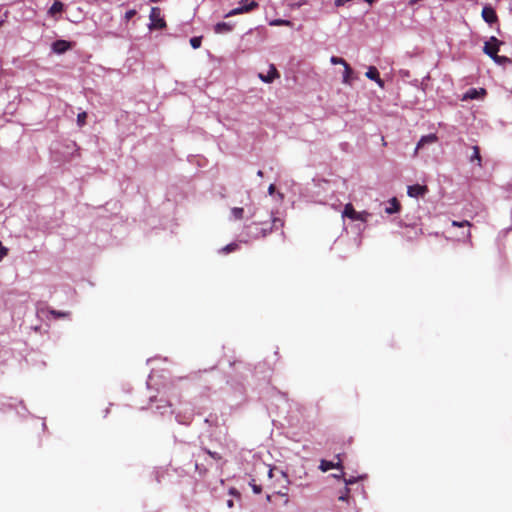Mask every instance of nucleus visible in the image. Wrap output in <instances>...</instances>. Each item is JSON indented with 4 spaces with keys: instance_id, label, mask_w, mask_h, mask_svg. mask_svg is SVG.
<instances>
[{
    "instance_id": "nucleus-1",
    "label": "nucleus",
    "mask_w": 512,
    "mask_h": 512,
    "mask_svg": "<svg viewBox=\"0 0 512 512\" xmlns=\"http://www.w3.org/2000/svg\"><path fill=\"white\" fill-rule=\"evenodd\" d=\"M336 470L337 472H334V474L328 476L326 480H329L330 478H335L338 482L343 484V490L340 495L338 496V500L340 501H347L349 498V488L347 487L348 484L354 483V480H346L344 478V468L342 465V460L340 459V455L336 456Z\"/></svg>"
},
{
    "instance_id": "nucleus-2",
    "label": "nucleus",
    "mask_w": 512,
    "mask_h": 512,
    "mask_svg": "<svg viewBox=\"0 0 512 512\" xmlns=\"http://www.w3.org/2000/svg\"><path fill=\"white\" fill-rule=\"evenodd\" d=\"M262 225H266V223L254 221L251 224L246 225L245 226L246 236L249 239L255 240V239L266 237L268 234H270L272 232V227H270L269 229H262V232H261V230L259 228Z\"/></svg>"
},
{
    "instance_id": "nucleus-3",
    "label": "nucleus",
    "mask_w": 512,
    "mask_h": 512,
    "mask_svg": "<svg viewBox=\"0 0 512 512\" xmlns=\"http://www.w3.org/2000/svg\"><path fill=\"white\" fill-rule=\"evenodd\" d=\"M149 18L151 21L150 29H163L166 27V22L161 16V9L159 7H152Z\"/></svg>"
},
{
    "instance_id": "nucleus-4",
    "label": "nucleus",
    "mask_w": 512,
    "mask_h": 512,
    "mask_svg": "<svg viewBox=\"0 0 512 512\" xmlns=\"http://www.w3.org/2000/svg\"><path fill=\"white\" fill-rule=\"evenodd\" d=\"M503 42L492 36L489 41L484 44V52L491 58H495L498 55L499 47Z\"/></svg>"
},
{
    "instance_id": "nucleus-5",
    "label": "nucleus",
    "mask_w": 512,
    "mask_h": 512,
    "mask_svg": "<svg viewBox=\"0 0 512 512\" xmlns=\"http://www.w3.org/2000/svg\"><path fill=\"white\" fill-rule=\"evenodd\" d=\"M343 216L347 217L351 220H354V221H356V220L365 221L367 213L366 212H357L354 209L353 205L351 203H348L344 207Z\"/></svg>"
},
{
    "instance_id": "nucleus-6",
    "label": "nucleus",
    "mask_w": 512,
    "mask_h": 512,
    "mask_svg": "<svg viewBox=\"0 0 512 512\" xmlns=\"http://www.w3.org/2000/svg\"><path fill=\"white\" fill-rule=\"evenodd\" d=\"M427 192H428L427 186L419 185V184H414V185L408 186V189H407V194L410 197H414V198H417L419 196H424Z\"/></svg>"
},
{
    "instance_id": "nucleus-7",
    "label": "nucleus",
    "mask_w": 512,
    "mask_h": 512,
    "mask_svg": "<svg viewBox=\"0 0 512 512\" xmlns=\"http://www.w3.org/2000/svg\"><path fill=\"white\" fill-rule=\"evenodd\" d=\"M481 14L484 21L487 22L488 24H493L498 21V16L491 6H485L482 9Z\"/></svg>"
},
{
    "instance_id": "nucleus-8",
    "label": "nucleus",
    "mask_w": 512,
    "mask_h": 512,
    "mask_svg": "<svg viewBox=\"0 0 512 512\" xmlns=\"http://www.w3.org/2000/svg\"><path fill=\"white\" fill-rule=\"evenodd\" d=\"M262 223H266V225L260 226L259 229L261 231H262V229H269L270 227H272V231L273 230H278V229H281L284 226V222H283L282 219L277 218V217H273V216L270 217V221L269 222L263 221Z\"/></svg>"
},
{
    "instance_id": "nucleus-9",
    "label": "nucleus",
    "mask_w": 512,
    "mask_h": 512,
    "mask_svg": "<svg viewBox=\"0 0 512 512\" xmlns=\"http://www.w3.org/2000/svg\"><path fill=\"white\" fill-rule=\"evenodd\" d=\"M365 75L370 80L375 81L381 88L384 87V81L380 78L379 71L376 67L370 66Z\"/></svg>"
},
{
    "instance_id": "nucleus-10",
    "label": "nucleus",
    "mask_w": 512,
    "mask_h": 512,
    "mask_svg": "<svg viewBox=\"0 0 512 512\" xmlns=\"http://www.w3.org/2000/svg\"><path fill=\"white\" fill-rule=\"evenodd\" d=\"M71 47L70 43L66 40H57L53 43L52 49L58 54H62L69 50Z\"/></svg>"
},
{
    "instance_id": "nucleus-11",
    "label": "nucleus",
    "mask_w": 512,
    "mask_h": 512,
    "mask_svg": "<svg viewBox=\"0 0 512 512\" xmlns=\"http://www.w3.org/2000/svg\"><path fill=\"white\" fill-rule=\"evenodd\" d=\"M437 141H438V137L436 136V134H428V135L422 136L421 139L419 140V142L417 143L415 153L420 148H422L424 145L433 144V143H436Z\"/></svg>"
},
{
    "instance_id": "nucleus-12",
    "label": "nucleus",
    "mask_w": 512,
    "mask_h": 512,
    "mask_svg": "<svg viewBox=\"0 0 512 512\" xmlns=\"http://www.w3.org/2000/svg\"><path fill=\"white\" fill-rule=\"evenodd\" d=\"M279 76L280 75H279L277 69L273 65L270 66V70L267 73V75H263V74L259 75L260 79L265 83H272L274 81V79L278 78Z\"/></svg>"
},
{
    "instance_id": "nucleus-13",
    "label": "nucleus",
    "mask_w": 512,
    "mask_h": 512,
    "mask_svg": "<svg viewBox=\"0 0 512 512\" xmlns=\"http://www.w3.org/2000/svg\"><path fill=\"white\" fill-rule=\"evenodd\" d=\"M64 11V4L59 1H55L52 6L48 10V14L51 17H56V15L61 14Z\"/></svg>"
},
{
    "instance_id": "nucleus-14",
    "label": "nucleus",
    "mask_w": 512,
    "mask_h": 512,
    "mask_svg": "<svg viewBox=\"0 0 512 512\" xmlns=\"http://www.w3.org/2000/svg\"><path fill=\"white\" fill-rule=\"evenodd\" d=\"M233 25L227 22H219L214 26V31L217 34L228 33L232 31Z\"/></svg>"
},
{
    "instance_id": "nucleus-15",
    "label": "nucleus",
    "mask_w": 512,
    "mask_h": 512,
    "mask_svg": "<svg viewBox=\"0 0 512 512\" xmlns=\"http://www.w3.org/2000/svg\"><path fill=\"white\" fill-rule=\"evenodd\" d=\"M401 205L399 201L394 197L389 201V206L385 208L387 214H394L400 211Z\"/></svg>"
},
{
    "instance_id": "nucleus-16",
    "label": "nucleus",
    "mask_w": 512,
    "mask_h": 512,
    "mask_svg": "<svg viewBox=\"0 0 512 512\" xmlns=\"http://www.w3.org/2000/svg\"><path fill=\"white\" fill-rule=\"evenodd\" d=\"M472 149H473V154L470 157V162L477 161V165L479 167H482V158H481V155H480V148H479V146L475 145V146L472 147Z\"/></svg>"
},
{
    "instance_id": "nucleus-17",
    "label": "nucleus",
    "mask_w": 512,
    "mask_h": 512,
    "mask_svg": "<svg viewBox=\"0 0 512 512\" xmlns=\"http://www.w3.org/2000/svg\"><path fill=\"white\" fill-rule=\"evenodd\" d=\"M251 11V7H248V6H239L237 8H234L232 9L231 11H229L225 17H230V16H234V15H238V14H243V13H248Z\"/></svg>"
},
{
    "instance_id": "nucleus-18",
    "label": "nucleus",
    "mask_w": 512,
    "mask_h": 512,
    "mask_svg": "<svg viewBox=\"0 0 512 512\" xmlns=\"http://www.w3.org/2000/svg\"><path fill=\"white\" fill-rule=\"evenodd\" d=\"M251 11V7H248V6H239L237 8H234L232 9L231 11H229L225 17H230V16H234V15H238V14H243V13H248Z\"/></svg>"
},
{
    "instance_id": "nucleus-19",
    "label": "nucleus",
    "mask_w": 512,
    "mask_h": 512,
    "mask_svg": "<svg viewBox=\"0 0 512 512\" xmlns=\"http://www.w3.org/2000/svg\"><path fill=\"white\" fill-rule=\"evenodd\" d=\"M353 73L352 68L349 66L348 63L344 65V73H343V82L345 84H351L352 78L351 75Z\"/></svg>"
},
{
    "instance_id": "nucleus-20",
    "label": "nucleus",
    "mask_w": 512,
    "mask_h": 512,
    "mask_svg": "<svg viewBox=\"0 0 512 512\" xmlns=\"http://www.w3.org/2000/svg\"><path fill=\"white\" fill-rule=\"evenodd\" d=\"M238 249H239V244L238 243H230V244L224 246L220 250V252L224 253V254H228V253L234 252V251H236Z\"/></svg>"
},
{
    "instance_id": "nucleus-21",
    "label": "nucleus",
    "mask_w": 512,
    "mask_h": 512,
    "mask_svg": "<svg viewBox=\"0 0 512 512\" xmlns=\"http://www.w3.org/2000/svg\"><path fill=\"white\" fill-rule=\"evenodd\" d=\"M330 469H336V462L322 459V472H327Z\"/></svg>"
},
{
    "instance_id": "nucleus-22",
    "label": "nucleus",
    "mask_w": 512,
    "mask_h": 512,
    "mask_svg": "<svg viewBox=\"0 0 512 512\" xmlns=\"http://www.w3.org/2000/svg\"><path fill=\"white\" fill-rule=\"evenodd\" d=\"M231 213L235 219L241 220L244 216V209L241 207H234L232 208Z\"/></svg>"
},
{
    "instance_id": "nucleus-23",
    "label": "nucleus",
    "mask_w": 512,
    "mask_h": 512,
    "mask_svg": "<svg viewBox=\"0 0 512 512\" xmlns=\"http://www.w3.org/2000/svg\"><path fill=\"white\" fill-rule=\"evenodd\" d=\"M249 486L252 488L255 494H260L262 492V485L258 484L254 478L250 480Z\"/></svg>"
},
{
    "instance_id": "nucleus-24",
    "label": "nucleus",
    "mask_w": 512,
    "mask_h": 512,
    "mask_svg": "<svg viewBox=\"0 0 512 512\" xmlns=\"http://www.w3.org/2000/svg\"><path fill=\"white\" fill-rule=\"evenodd\" d=\"M190 44L192 46V48L194 49H198L201 47V44H202V37H192L190 39Z\"/></svg>"
},
{
    "instance_id": "nucleus-25",
    "label": "nucleus",
    "mask_w": 512,
    "mask_h": 512,
    "mask_svg": "<svg viewBox=\"0 0 512 512\" xmlns=\"http://www.w3.org/2000/svg\"><path fill=\"white\" fill-rule=\"evenodd\" d=\"M86 119H87V113L86 112H81L77 115V124L78 126L82 127L86 124Z\"/></svg>"
},
{
    "instance_id": "nucleus-26",
    "label": "nucleus",
    "mask_w": 512,
    "mask_h": 512,
    "mask_svg": "<svg viewBox=\"0 0 512 512\" xmlns=\"http://www.w3.org/2000/svg\"><path fill=\"white\" fill-rule=\"evenodd\" d=\"M241 6L251 7V11L258 7V3L254 0H242Z\"/></svg>"
},
{
    "instance_id": "nucleus-27",
    "label": "nucleus",
    "mask_w": 512,
    "mask_h": 512,
    "mask_svg": "<svg viewBox=\"0 0 512 512\" xmlns=\"http://www.w3.org/2000/svg\"><path fill=\"white\" fill-rule=\"evenodd\" d=\"M49 313L51 315H53L55 318H64V317H67L69 315V313H67V312H61V311H57V310H54V309H50Z\"/></svg>"
},
{
    "instance_id": "nucleus-28",
    "label": "nucleus",
    "mask_w": 512,
    "mask_h": 512,
    "mask_svg": "<svg viewBox=\"0 0 512 512\" xmlns=\"http://www.w3.org/2000/svg\"><path fill=\"white\" fill-rule=\"evenodd\" d=\"M498 64L511 63L512 61L506 56H499L492 58Z\"/></svg>"
},
{
    "instance_id": "nucleus-29",
    "label": "nucleus",
    "mask_w": 512,
    "mask_h": 512,
    "mask_svg": "<svg viewBox=\"0 0 512 512\" xmlns=\"http://www.w3.org/2000/svg\"><path fill=\"white\" fill-rule=\"evenodd\" d=\"M452 226L454 227H470L471 223L467 220L464 221H452Z\"/></svg>"
},
{
    "instance_id": "nucleus-30",
    "label": "nucleus",
    "mask_w": 512,
    "mask_h": 512,
    "mask_svg": "<svg viewBox=\"0 0 512 512\" xmlns=\"http://www.w3.org/2000/svg\"><path fill=\"white\" fill-rule=\"evenodd\" d=\"M204 451H205V452H206L210 457H212L213 459H215V460H217V461L222 459V456H221L219 453H217V452H212V451H210V450H208V449H204Z\"/></svg>"
},
{
    "instance_id": "nucleus-31",
    "label": "nucleus",
    "mask_w": 512,
    "mask_h": 512,
    "mask_svg": "<svg viewBox=\"0 0 512 512\" xmlns=\"http://www.w3.org/2000/svg\"><path fill=\"white\" fill-rule=\"evenodd\" d=\"M331 62L333 64H342L343 66L346 65V61L343 58H339L336 56L331 57Z\"/></svg>"
},
{
    "instance_id": "nucleus-32",
    "label": "nucleus",
    "mask_w": 512,
    "mask_h": 512,
    "mask_svg": "<svg viewBox=\"0 0 512 512\" xmlns=\"http://www.w3.org/2000/svg\"><path fill=\"white\" fill-rule=\"evenodd\" d=\"M264 468H265V470H266V472H267L268 478H269V479H270V478H272V477H273V475H274V471H275V469H274V468H272V467H270V466H264Z\"/></svg>"
},
{
    "instance_id": "nucleus-33",
    "label": "nucleus",
    "mask_w": 512,
    "mask_h": 512,
    "mask_svg": "<svg viewBox=\"0 0 512 512\" xmlns=\"http://www.w3.org/2000/svg\"><path fill=\"white\" fill-rule=\"evenodd\" d=\"M136 14V11L135 10H129L125 13V19L126 21H129L132 17H134V15Z\"/></svg>"
},
{
    "instance_id": "nucleus-34",
    "label": "nucleus",
    "mask_w": 512,
    "mask_h": 512,
    "mask_svg": "<svg viewBox=\"0 0 512 512\" xmlns=\"http://www.w3.org/2000/svg\"><path fill=\"white\" fill-rule=\"evenodd\" d=\"M7 254H8V249H7L6 247L2 246V247L0 248V261H2V259H3L5 256H7Z\"/></svg>"
},
{
    "instance_id": "nucleus-35",
    "label": "nucleus",
    "mask_w": 512,
    "mask_h": 512,
    "mask_svg": "<svg viewBox=\"0 0 512 512\" xmlns=\"http://www.w3.org/2000/svg\"><path fill=\"white\" fill-rule=\"evenodd\" d=\"M289 21L285 20H276L275 22L271 23L272 25H281V24H288Z\"/></svg>"
},
{
    "instance_id": "nucleus-36",
    "label": "nucleus",
    "mask_w": 512,
    "mask_h": 512,
    "mask_svg": "<svg viewBox=\"0 0 512 512\" xmlns=\"http://www.w3.org/2000/svg\"><path fill=\"white\" fill-rule=\"evenodd\" d=\"M348 1H349V0H335V5H336L337 7H339V6L344 5V4H345L346 2H348Z\"/></svg>"
},
{
    "instance_id": "nucleus-37",
    "label": "nucleus",
    "mask_w": 512,
    "mask_h": 512,
    "mask_svg": "<svg viewBox=\"0 0 512 512\" xmlns=\"http://www.w3.org/2000/svg\"><path fill=\"white\" fill-rule=\"evenodd\" d=\"M275 191V185L274 184H271L268 188V192L270 195H272Z\"/></svg>"
},
{
    "instance_id": "nucleus-38",
    "label": "nucleus",
    "mask_w": 512,
    "mask_h": 512,
    "mask_svg": "<svg viewBox=\"0 0 512 512\" xmlns=\"http://www.w3.org/2000/svg\"><path fill=\"white\" fill-rule=\"evenodd\" d=\"M471 237V233L469 230H467L466 234L463 236V238L469 239Z\"/></svg>"
},
{
    "instance_id": "nucleus-39",
    "label": "nucleus",
    "mask_w": 512,
    "mask_h": 512,
    "mask_svg": "<svg viewBox=\"0 0 512 512\" xmlns=\"http://www.w3.org/2000/svg\"><path fill=\"white\" fill-rule=\"evenodd\" d=\"M419 0H410L409 5L413 6L415 5Z\"/></svg>"
},
{
    "instance_id": "nucleus-40",
    "label": "nucleus",
    "mask_w": 512,
    "mask_h": 512,
    "mask_svg": "<svg viewBox=\"0 0 512 512\" xmlns=\"http://www.w3.org/2000/svg\"><path fill=\"white\" fill-rule=\"evenodd\" d=\"M257 175H258L259 177H263V171H262V170H259V171L257 172Z\"/></svg>"
},
{
    "instance_id": "nucleus-41",
    "label": "nucleus",
    "mask_w": 512,
    "mask_h": 512,
    "mask_svg": "<svg viewBox=\"0 0 512 512\" xmlns=\"http://www.w3.org/2000/svg\"><path fill=\"white\" fill-rule=\"evenodd\" d=\"M88 3H91V4H94L96 3L98 0H86Z\"/></svg>"
},
{
    "instance_id": "nucleus-42",
    "label": "nucleus",
    "mask_w": 512,
    "mask_h": 512,
    "mask_svg": "<svg viewBox=\"0 0 512 512\" xmlns=\"http://www.w3.org/2000/svg\"><path fill=\"white\" fill-rule=\"evenodd\" d=\"M227 504H228L229 507H232L233 506V501L229 500Z\"/></svg>"
},
{
    "instance_id": "nucleus-43",
    "label": "nucleus",
    "mask_w": 512,
    "mask_h": 512,
    "mask_svg": "<svg viewBox=\"0 0 512 512\" xmlns=\"http://www.w3.org/2000/svg\"><path fill=\"white\" fill-rule=\"evenodd\" d=\"M365 2H368L369 4H372L373 2H375V0H364Z\"/></svg>"
},
{
    "instance_id": "nucleus-44",
    "label": "nucleus",
    "mask_w": 512,
    "mask_h": 512,
    "mask_svg": "<svg viewBox=\"0 0 512 512\" xmlns=\"http://www.w3.org/2000/svg\"><path fill=\"white\" fill-rule=\"evenodd\" d=\"M475 93H476V91L474 90V91H473V94H470V95H469V96H470V98H474V94H475Z\"/></svg>"
},
{
    "instance_id": "nucleus-45",
    "label": "nucleus",
    "mask_w": 512,
    "mask_h": 512,
    "mask_svg": "<svg viewBox=\"0 0 512 512\" xmlns=\"http://www.w3.org/2000/svg\"><path fill=\"white\" fill-rule=\"evenodd\" d=\"M2 247V242L0 241V248Z\"/></svg>"
}]
</instances>
